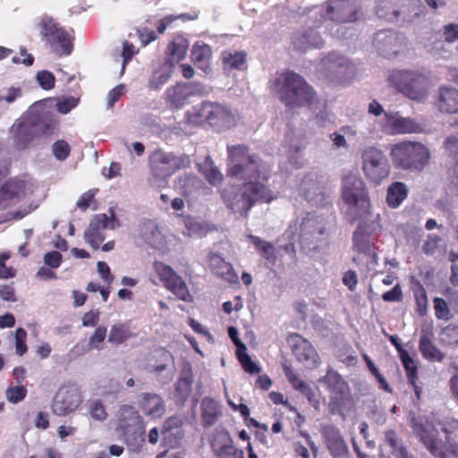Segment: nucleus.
Masks as SVG:
<instances>
[{"label": "nucleus", "mask_w": 458, "mask_h": 458, "mask_svg": "<svg viewBox=\"0 0 458 458\" xmlns=\"http://www.w3.org/2000/svg\"><path fill=\"white\" fill-rule=\"evenodd\" d=\"M107 329L104 326H98L94 333L89 338V346L90 349L101 350L103 342L106 337Z\"/></svg>", "instance_id": "de8ad7c7"}, {"label": "nucleus", "mask_w": 458, "mask_h": 458, "mask_svg": "<svg viewBox=\"0 0 458 458\" xmlns=\"http://www.w3.org/2000/svg\"><path fill=\"white\" fill-rule=\"evenodd\" d=\"M385 442L390 446L391 453L395 458H414L401 443L394 430L389 429L385 432Z\"/></svg>", "instance_id": "f704fd0d"}, {"label": "nucleus", "mask_w": 458, "mask_h": 458, "mask_svg": "<svg viewBox=\"0 0 458 458\" xmlns=\"http://www.w3.org/2000/svg\"><path fill=\"white\" fill-rule=\"evenodd\" d=\"M89 411L92 419L103 421L107 418V412L102 402L95 400L89 403Z\"/></svg>", "instance_id": "603ef678"}, {"label": "nucleus", "mask_w": 458, "mask_h": 458, "mask_svg": "<svg viewBox=\"0 0 458 458\" xmlns=\"http://www.w3.org/2000/svg\"><path fill=\"white\" fill-rule=\"evenodd\" d=\"M0 297L5 301H15V291L13 284H3L0 286Z\"/></svg>", "instance_id": "338daca9"}, {"label": "nucleus", "mask_w": 458, "mask_h": 458, "mask_svg": "<svg viewBox=\"0 0 458 458\" xmlns=\"http://www.w3.org/2000/svg\"><path fill=\"white\" fill-rule=\"evenodd\" d=\"M140 407L145 415L153 418H160L165 412V401L157 394L144 393L141 395Z\"/></svg>", "instance_id": "393cba45"}, {"label": "nucleus", "mask_w": 458, "mask_h": 458, "mask_svg": "<svg viewBox=\"0 0 458 458\" xmlns=\"http://www.w3.org/2000/svg\"><path fill=\"white\" fill-rule=\"evenodd\" d=\"M196 114L199 123L206 122L217 129L228 128L233 122L232 112L216 103H202Z\"/></svg>", "instance_id": "ddd939ff"}, {"label": "nucleus", "mask_w": 458, "mask_h": 458, "mask_svg": "<svg viewBox=\"0 0 458 458\" xmlns=\"http://www.w3.org/2000/svg\"><path fill=\"white\" fill-rule=\"evenodd\" d=\"M188 156H175L163 150L155 151L149 159L152 175L158 180H165L177 171L190 166Z\"/></svg>", "instance_id": "1a4fd4ad"}, {"label": "nucleus", "mask_w": 458, "mask_h": 458, "mask_svg": "<svg viewBox=\"0 0 458 458\" xmlns=\"http://www.w3.org/2000/svg\"><path fill=\"white\" fill-rule=\"evenodd\" d=\"M208 263L212 273L216 276L230 284L238 282V275L234 271L233 265L225 261L219 254L209 253Z\"/></svg>", "instance_id": "b1692460"}, {"label": "nucleus", "mask_w": 458, "mask_h": 458, "mask_svg": "<svg viewBox=\"0 0 458 458\" xmlns=\"http://www.w3.org/2000/svg\"><path fill=\"white\" fill-rule=\"evenodd\" d=\"M212 55L211 48L208 45H194L191 50V61L199 69L206 71L209 66V61Z\"/></svg>", "instance_id": "c9c22d12"}, {"label": "nucleus", "mask_w": 458, "mask_h": 458, "mask_svg": "<svg viewBox=\"0 0 458 458\" xmlns=\"http://www.w3.org/2000/svg\"><path fill=\"white\" fill-rule=\"evenodd\" d=\"M399 112H386L382 118L377 121L380 131L387 135H393Z\"/></svg>", "instance_id": "a19ab883"}, {"label": "nucleus", "mask_w": 458, "mask_h": 458, "mask_svg": "<svg viewBox=\"0 0 458 458\" xmlns=\"http://www.w3.org/2000/svg\"><path fill=\"white\" fill-rule=\"evenodd\" d=\"M321 433L333 458H346L348 456V445L336 427L326 425L322 428Z\"/></svg>", "instance_id": "6ab92c4d"}, {"label": "nucleus", "mask_w": 458, "mask_h": 458, "mask_svg": "<svg viewBox=\"0 0 458 458\" xmlns=\"http://www.w3.org/2000/svg\"><path fill=\"white\" fill-rule=\"evenodd\" d=\"M38 28L42 41L46 47L55 55L68 56L74 48L73 30H67L53 17L43 15L39 18Z\"/></svg>", "instance_id": "20e7f679"}, {"label": "nucleus", "mask_w": 458, "mask_h": 458, "mask_svg": "<svg viewBox=\"0 0 458 458\" xmlns=\"http://www.w3.org/2000/svg\"><path fill=\"white\" fill-rule=\"evenodd\" d=\"M28 194V182L20 177H11L0 186V210L19 203Z\"/></svg>", "instance_id": "4468645a"}, {"label": "nucleus", "mask_w": 458, "mask_h": 458, "mask_svg": "<svg viewBox=\"0 0 458 458\" xmlns=\"http://www.w3.org/2000/svg\"><path fill=\"white\" fill-rule=\"evenodd\" d=\"M205 93V88L198 82L176 83L168 88L165 91V103L173 108H181L186 103L188 98L193 95H202Z\"/></svg>", "instance_id": "2eb2a0df"}, {"label": "nucleus", "mask_w": 458, "mask_h": 458, "mask_svg": "<svg viewBox=\"0 0 458 458\" xmlns=\"http://www.w3.org/2000/svg\"><path fill=\"white\" fill-rule=\"evenodd\" d=\"M250 240L256 247L261 257L271 265H275L276 261V248L273 243L264 241L259 236L250 235Z\"/></svg>", "instance_id": "e433bc0d"}, {"label": "nucleus", "mask_w": 458, "mask_h": 458, "mask_svg": "<svg viewBox=\"0 0 458 458\" xmlns=\"http://www.w3.org/2000/svg\"><path fill=\"white\" fill-rule=\"evenodd\" d=\"M116 432L127 445H134L144 440V423L136 409L128 404L122 405L117 412Z\"/></svg>", "instance_id": "6e6552de"}, {"label": "nucleus", "mask_w": 458, "mask_h": 458, "mask_svg": "<svg viewBox=\"0 0 458 458\" xmlns=\"http://www.w3.org/2000/svg\"><path fill=\"white\" fill-rule=\"evenodd\" d=\"M445 40L448 43L458 40V24L450 23L444 27Z\"/></svg>", "instance_id": "e2e57ef3"}, {"label": "nucleus", "mask_w": 458, "mask_h": 458, "mask_svg": "<svg viewBox=\"0 0 458 458\" xmlns=\"http://www.w3.org/2000/svg\"><path fill=\"white\" fill-rule=\"evenodd\" d=\"M82 403L80 387L73 383L63 385L55 393L51 410L57 416H66L74 412Z\"/></svg>", "instance_id": "9d476101"}, {"label": "nucleus", "mask_w": 458, "mask_h": 458, "mask_svg": "<svg viewBox=\"0 0 458 458\" xmlns=\"http://www.w3.org/2000/svg\"><path fill=\"white\" fill-rule=\"evenodd\" d=\"M343 284L350 290L354 291L358 284V276L354 270H348L343 276Z\"/></svg>", "instance_id": "680f3d73"}, {"label": "nucleus", "mask_w": 458, "mask_h": 458, "mask_svg": "<svg viewBox=\"0 0 458 458\" xmlns=\"http://www.w3.org/2000/svg\"><path fill=\"white\" fill-rule=\"evenodd\" d=\"M36 80L39 86L45 90H50L54 89L55 83V78L54 74L47 70L38 72Z\"/></svg>", "instance_id": "09e8293b"}, {"label": "nucleus", "mask_w": 458, "mask_h": 458, "mask_svg": "<svg viewBox=\"0 0 458 458\" xmlns=\"http://www.w3.org/2000/svg\"><path fill=\"white\" fill-rule=\"evenodd\" d=\"M283 369L292 386L304 394L310 401H311L312 397L314 396V393L309 384L301 380L298 374L293 370L291 366L284 364Z\"/></svg>", "instance_id": "72a5a7b5"}, {"label": "nucleus", "mask_w": 458, "mask_h": 458, "mask_svg": "<svg viewBox=\"0 0 458 458\" xmlns=\"http://www.w3.org/2000/svg\"><path fill=\"white\" fill-rule=\"evenodd\" d=\"M171 77V72L165 67L155 71L149 80L148 87L153 90H158Z\"/></svg>", "instance_id": "37998d69"}, {"label": "nucleus", "mask_w": 458, "mask_h": 458, "mask_svg": "<svg viewBox=\"0 0 458 458\" xmlns=\"http://www.w3.org/2000/svg\"><path fill=\"white\" fill-rule=\"evenodd\" d=\"M228 168L226 174L245 182L241 188V199L234 201L226 191L222 198L227 207L234 212L247 216L256 203H270L276 199L273 191L266 185L271 174L270 165L257 154L250 153L244 144L228 145Z\"/></svg>", "instance_id": "f257e3e1"}, {"label": "nucleus", "mask_w": 458, "mask_h": 458, "mask_svg": "<svg viewBox=\"0 0 458 458\" xmlns=\"http://www.w3.org/2000/svg\"><path fill=\"white\" fill-rule=\"evenodd\" d=\"M280 100L288 107L310 106L316 100V92L301 75L287 71L275 81Z\"/></svg>", "instance_id": "7ed1b4c3"}, {"label": "nucleus", "mask_w": 458, "mask_h": 458, "mask_svg": "<svg viewBox=\"0 0 458 458\" xmlns=\"http://www.w3.org/2000/svg\"><path fill=\"white\" fill-rule=\"evenodd\" d=\"M377 15L380 19H385L388 21H394L400 16V12L395 9L390 3H382L377 7Z\"/></svg>", "instance_id": "49530a36"}, {"label": "nucleus", "mask_w": 458, "mask_h": 458, "mask_svg": "<svg viewBox=\"0 0 458 458\" xmlns=\"http://www.w3.org/2000/svg\"><path fill=\"white\" fill-rule=\"evenodd\" d=\"M327 16L338 23L354 22L359 20L361 7L356 0H336L334 4H327Z\"/></svg>", "instance_id": "dca6fc26"}, {"label": "nucleus", "mask_w": 458, "mask_h": 458, "mask_svg": "<svg viewBox=\"0 0 458 458\" xmlns=\"http://www.w3.org/2000/svg\"><path fill=\"white\" fill-rule=\"evenodd\" d=\"M124 90V85L120 84L109 91L107 96V105L109 107H112L119 100Z\"/></svg>", "instance_id": "0e129e2a"}, {"label": "nucleus", "mask_w": 458, "mask_h": 458, "mask_svg": "<svg viewBox=\"0 0 458 458\" xmlns=\"http://www.w3.org/2000/svg\"><path fill=\"white\" fill-rule=\"evenodd\" d=\"M420 131V126L414 119L399 114L393 135L416 133Z\"/></svg>", "instance_id": "58836bf2"}, {"label": "nucleus", "mask_w": 458, "mask_h": 458, "mask_svg": "<svg viewBox=\"0 0 458 458\" xmlns=\"http://www.w3.org/2000/svg\"><path fill=\"white\" fill-rule=\"evenodd\" d=\"M188 48V39L182 35L175 36L168 44L166 50L168 61L171 63V65H173V63H178L183 60L186 56Z\"/></svg>", "instance_id": "c756f323"}, {"label": "nucleus", "mask_w": 458, "mask_h": 458, "mask_svg": "<svg viewBox=\"0 0 458 458\" xmlns=\"http://www.w3.org/2000/svg\"><path fill=\"white\" fill-rule=\"evenodd\" d=\"M136 336L131 329V322H117L111 326L108 334V343L114 345H121L128 340Z\"/></svg>", "instance_id": "c85d7f7f"}, {"label": "nucleus", "mask_w": 458, "mask_h": 458, "mask_svg": "<svg viewBox=\"0 0 458 458\" xmlns=\"http://www.w3.org/2000/svg\"><path fill=\"white\" fill-rule=\"evenodd\" d=\"M407 195L408 190L403 182H393L387 189L386 202L390 208H396L407 198Z\"/></svg>", "instance_id": "473e14b6"}, {"label": "nucleus", "mask_w": 458, "mask_h": 458, "mask_svg": "<svg viewBox=\"0 0 458 458\" xmlns=\"http://www.w3.org/2000/svg\"><path fill=\"white\" fill-rule=\"evenodd\" d=\"M53 155L57 160H65L70 153V145L64 140H56L52 146Z\"/></svg>", "instance_id": "8fccbe9b"}, {"label": "nucleus", "mask_w": 458, "mask_h": 458, "mask_svg": "<svg viewBox=\"0 0 458 458\" xmlns=\"http://www.w3.org/2000/svg\"><path fill=\"white\" fill-rule=\"evenodd\" d=\"M22 97V89L21 87H10L0 95V103L5 102L12 104L18 98Z\"/></svg>", "instance_id": "6e6d98bb"}, {"label": "nucleus", "mask_w": 458, "mask_h": 458, "mask_svg": "<svg viewBox=\"0 0 458 458\" xmlns=\"http://www.w3.org/2000/svg\"><path fill=\"white\" fill-rule=\"evenodd\" d=\"M382 299L387 302L401 301L403 299V292L400 284H395L391 290L384 293Z\"/></svg>", "instance_id": "bf43d9fd"}, {"label": "nucleus", "mask_w": 458, "mask_h": 458, "mask_svg": "<svg viewBox=\"0 0 458 458\" xmlns=\"http://www.w3.org/2000/svg\"><path fill=\"white\" fill-rule=\"evenodd\" d=\"M388 81L405 97L416 101L426 99L431 85L429 78L424 73L408 70L394 71Z\"/></svg>", "instance_id": "423d86ee"}, {"label": "nucleus", "mask_w": 458, "mask_h": 458, "mask_svg": "<svg viewBox=\"0 0 458 458\" xmlns=\"http://www.w3.org/2000/svg\"><path fill=\"white\" fill-rule=\"evenodd\" d=\"M78 105V99L70 97L58 101L56 104L57 110L62 114L69 113L72 108Z\"/></svg>", "instance_id": "052dcab7"}, {"label": "nucleus", "mask_w": 458, "mask_h": 458, "mask_svg": "<svg viewBox=\"0 0 458 458\" xmlns=\"http://www.w3.org/2000/svg\"><path fill=\"white\" fill-rule=\"evenodd\" d=\"M236 356L245 372L249 374H258L260 372V367L251 360L247 351L240 352L236 353Z\"/></svg>", "instance_id": "a18cd8bd"}, {"label": "nucleus", "mask_w": 458, "mask_h": 458, "mask_svg": "<svg viewBox=\"0 0 458 458\" xmlns=\"http://www.w3.org/2000/svg\"><path fill=\"white\" fill-rule=\"evenodd\" d=\"M114 216H108L106 214H98L91 219L89 227L85 231L84 237L88 244L93 250H98L105 240L103 231L107 227L114 228Z\"/></svg>", "instance_id": "f3484780"}, {"label": "nucleus", "mask_w": 458, "mask_h": 458, "mask_svg": "<svg viewBox=\"0 0 458 458\" xmlns=\"http://www.w3.org/2000/svg\"><path fill=\"white\" fill-rule=\"evenodd\" d=\"M433 302L436 317L438 319L448 320L451 318V314L447 302L440 297H435Z\"/></svg>", "instance_id": "3c124183"}, {"label": "nucleus", "mask_w": 458, "mask_h": 458, "mask_svg": "<svg viewBox=\"0 0 458 458\" xmlns=\"http://www.w3.org/2000/svg\"><path fill=\"white\" fill-rule=\"evenodd\" d=\"M342 198L350 207L360 205L361 208H369L370 206L365 182L354 174H348L343 179Z\"/></svg>", "instance_id": "f8f14e48"}, {"label": "nucleus", "mask_w": 458, "mask_h": 458, "mask_svg": "<svg viewBox=\"0 0 458 458\" xmlns=\"http://www.w3.org/2000/svg\"><path fill=\"white\" fill-rule=\"evenodd\" d=\"M95 197V192L93 191H88L84 192L78 199L77 201V207L81 209L82 211H85L89 207L90 202L93 200Z\"/></svg>", "instance_id": "774afa93"}, {"label": "nucleus", "mask_w": 458, "mask_h": 458, "mask_svg": "<svg viewBox=\"0 0 458 458\" xmlns=\"http://www.w3.org/2000/svg\"><path fill=\"white\" fill-rule=\"evenodd\" d=\"M399 356L404 367L408 382L413 383L414 379H418V368L416 362L410 356L407 351L403 352Z\"/></svg>", "instance_id": "79ce46f5"}, {"label": "nucleus", "mask_w": 458, "mask_h": 458, "mask_svg": "<svg viewBox=\"0 0 458 458\" xmlns=\"http://www.w3.org/2000/svg\"><path fill=\"white\" fill-rule=\"evenodd\" d=\"M390 156L395 167L410 172H421L430 159L429 149L421 142L412 140L394 144Z\"/></svg>", "instance_id": "39448f33"}, {"label": "nucleus", "mask_w": 458, "mask_h": 458, "mask_svg": "<svg viewBox=\"0 0 458 458\" xmlns=\"http://www.w3.org/2000/svg\"><path fill=\"white\" fill-rule=\"evenodd\" d=\"M319 381L326 385L328 392L330 393L331 401H343L349 394L350 388L348 383L333 368H328L327 374L320 378Z\"/></svg>", "instance_id": "aec40b11"}, {"label": "nucleus", "mask_w": 458, "mask_h": 458, "mask_svg": "<svg viewBox=\"0 0 458 458\" xmlns=\"http://www.w3.org/2000/svg\"><path fill=\"white\" fill-rule=\"evenodd\" d=\"M153 268L168 291L183 301L188 302L192 301V296L190 293L185 281L172 267L162 261L156 260L153 263Z\"/></svg>", "instance_id": "9b49d317"}, {"label": "nucleus", "mask_w": 458, "mask_h": 458, "mask_svg": "<svg viewBox=\"0 0 458 458\" xmlns=\"http://www.w3.org/2000/svg\"><path fill=\"white\" fill-rule=\"evenodd\" d=\"M194 381L191 368L182 369L179 377L174 385L173 399L177 405L182 406L192 392Z\"/></svg>", "instance_id": "4be33fe9"}, {"label": "nucleus", "mask_w": 458, "mask_h": 458, "mask_svg": "<svg viewBox=\"0 0 458 458\" xmlns=\"http://www.w3.org/2000/svg\"><path fill=\"white\" fill-rule=\"evenodd\" d=\"M36 137V131L32 125L26 123H20L15 131L14 141L19 148H25Z\"/></svg>", "instance_id": "4c0bfd02"}, {"label": "nucleus", "mask_w": 458, "mask_h": 458, "mask_svg": "<svg viewBox=\"0 0 458 458\" xmlns=\"http://www.w3.org/2000/svg\"><path fill=\"white\" fill-rule=\"evenodd\" d=\"M352 242L354 250L368 256L370 259L369 264H377V256L374 250V246L361 226H358L354 231Z\"/></svg>", "instance_id": "bb28decb"}, {"label": "nucleus", "mask_w": 458, "mask_h": 458, "mask_svg": "<svg viewBox=\"0 0 458 458\" xmlns=\"http://www.w3.org/2000/svg\"><path fill=\"white\" fill-rule=\"evenodd\" d=\"M99 321V312L98 310H90L86 312L82 317V326L96 327Z\"/></svg>", "instance_id": "69168bd1"}, {"label": "nucleus", "mask_w": 458, "mask_h": 458, "mask_svg": "<svg viewBox=\"0 0 458 458\" xmlns=\"http://www.w3.org/2000/svg\"><path fill=\"white\" fill-rule=\"evenodd\" d=\"M293 339V352L297 360L309 369L317 368L320 363L319 356L313 345L298 334L291 335Z\"/></svg>", "instance_id": "a211bd4d"}, {"label": "nucleus", "mask_w": 458, "mask_h": 458, "mask_svg": "<svg viewBox=\"0 0 458 458\" xmlns=\"http://www.w3.org/2000/svg\"><path fill=\"white\" fill-rule=\"evenodd\" d=\"M361 170L366 180L375 186L380 185L391 173L386 154L376 147H367L360 153Z\"/></svg>", "instance_id": "0eeeda50"}, {"label": "nucleus", "mask_w": 458, "mask_h": 458, "mask_svg": "<svg viewBox=\"0 0 458 458\" xmlns=\"http://www.w3.org/2000/svg\"><path fill=\"white\" fill-rule=\"evenodd\" d=\"M211 450L217 458H232L238 454V449L227 430L216 431L210 439Z\"/></svg>", "instance_id": "412c9836"}, {"label": "nucleus", "mask_w": 458, "mask_h": 458, "mask_svg": "<svg viewBox=\"0 0 458 458\" xmlns=\"http://www.w3.org/2000/svg\"><path fill=\"white\" fill-rule=\"evenodd\" d=\"M63 260L62 254L57 250H52L45 254L44 262L51 268H57L60 267Z\"/></svg>", "instance_id": "13d9d810"}, {"label": "nucleus", "mask_w": 458, "mask_h": 458, "mask_svg": "<svg viewBox=\"0 0 458 458\" xmlns=\"http://www.w3.org/2000/svg\"><path fill=\"white\" fill-rule=\"evenodd\" d=\"M27 394V389L23 386H10L6 390V398L10 403H17L22 401Z\"/></svg>", "instance_id": "5fc2aeb1"}, {"label": "nucleus", "mask_w": 458, "mask_h": 458, "mask_svg": "<svg viewBox=\"0 0 458 458\" xmlns=\"http://www.w3.org/2000/svg\"><path fill=\"white\" fill-rule=\"evenodd\" d=\"M433 333L423 332L419 343V349L426 360L442 361L445 358L444 353L435 345L432 341Z\"/></svg>", "instance_id": "cd10ccee"}, {"label": "nucleus", "mask_w": 458, "mask_h": 458, "mask_svg": "<svg viewBox=\"0 0 458 458\" xmlns=\"http://www.w3.org/2000/svg\"><path fill=\"white\" fill-rule=\"evenodd\" d=\"M201 423L207 428L213 426L222 415V407L219 402L210 397H205L200 405Z\"/></svg>", "instance_id": "a878e982"}, {"label": "nucleus", "mask_w": 458, "mask_h": 458, "mask_svg": "<svg viewBox=\"0 0 458 458\" xmlns=\"http://www.w3.org/2000/svg\"><path fill=\"white\" fill-rule=\"evenodd\" d=\"M439 341L443 345L453 348L458 347V326L448 325L439 334Z\"/></svg>", "instance_id": "ea45409f"}, {"label": "nucleus", "mask_w": 458, "mask_h": 458, "mask_svg": "<svg viewBox=\"0 0 458 458\" xmlns=\"http://www.w3.org/2000/svg\"><path fill=\"white\" fill-rule=\"evenodd\" d=\"M245 51H225L222 55V64L225 70H244L246 69Z\"/></svg>", "instance_id": "7c9ffc66"}, {"label": "nucleus", "mask_w": 458, "mask_h": 458, "mask_svg": "<svg viewBox=\"0 0 458 458\" xmlns=\"http://www.w3.org/2000/svg\"><path fill=\"white\" fill-rule=\"evenodd\" d=\"M435 105L443 114H458V89L450 86L440 87Z\"/></svg>", "instance_id": "5701e85b"}, {"label": "nucleus", "mask_w": 458, "mask_h": 458, "mask_svg": "<svg viewBox=\"0 0 458 458\" xmlns=\"http://www.w3.org/2000/svg\"><path fill=\"white\" fill-rule=\"evenodd\" d=\"M439 426L445 443L423 424L415 423L413 431L435 458H458V420L448 418L439 421Z\"/></svg>", "instance_id": "f03ea898"}, {"label": "nucleus", "mask_w": 458, "mask_h": 458, "mask_svg": "<svg viewBox=\"0 0 458 458\" xmlns=\"http://www.w3.org/2000/svg\"><path fill=\"white\" fill-rule=\"evenodd\" d=\"M15 352L19 356H23L27 351L28 347L26 344L27 339V332L24 328L19 327L15 331Z\"/></svg>", "instance_id": "864d4df0"}, {"label": "nucleus", "mask_w": 458, "mask_h": 458, "mask_svg": "<svg viewBox=\"0 0 458 458\" xmlns=\"http://www.w3.org/2000/svg\"><path fill=\"white\" fill-rule=\"evenodd\" d=\"M183 426V419L180 416L174 415L168 417L163 424V428L161 433L164 437V440H167L171 435L172 431L174 429H181Z\"/></svg>", "instance_id": "c03bdc74"}, {"label": "nucleus", "mask_w": 458, "mask_h": 458, "mask_svg": "<svg viewBox=\"0 0 458 458\" xmlns=\"http://www.w3.org/2000/svg\"><path fill=\"white\" fill-rule=\"evenodd\" d=\"M203 173L206 179L212 185L219 184L223 180V175L220 171L213 165H206L203 168Z\"/></svg>", "instance_id": "4d7b16f0"}, {"label": "nucleus", "mask_w": 458, "mask_h": 458, "mask_svg": "<svg viewBox=\"0 0 458 458\" xmlns=\"http://www.w3.org/2000/svg\"><path fill=\"white\" fill-rule=\"evenodd\" d=\"M411 291L416 302V312L420 317L426 316L428 312V295L425 287L420 281L412 278Z\"/></svg>", "instance_id": "2f4dec72"}]
</instances>
